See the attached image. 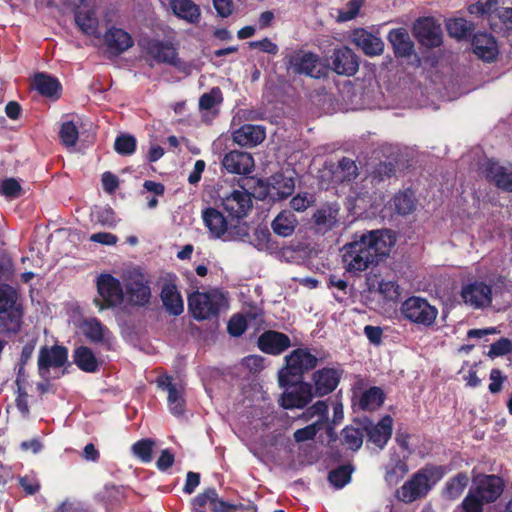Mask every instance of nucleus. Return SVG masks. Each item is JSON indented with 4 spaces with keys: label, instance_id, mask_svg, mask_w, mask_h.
I'll list each match as a JSON object with an SVG mask.
<instances>
[{
    "label": "nucleus",
    "instance_id": "obj_1",
    "mask_svg": "<svg viewBox=\"0 0 512 512\" xmlns=\"http://www.w3.org/2000/svg\"><path fill=\"white\" fill-rule=\"evenodd\" d=\"M394 240L390 230H371L355 235L354 240L344 245L342 261L346 270L357 274L377 265L387 256Z\"/></svg>",
    "mask_w": 512,
    "mask_h": 512
},
{
    "label": "nucleus",
    "instance_id": "obj_2",
    "mask_svg": "<svg viewBox=\"0 0 512 512\" xmlns=\"http://www.w3.org/2000/svg\"><path fill=\"white\" fill-rule=\"evenodd\" d=\"M505 489L504 479L495 474L478 473L472 478V486L462 500V512H484V506L495 503Z\"/></svg>",
    "mask_w": 512,
    "mask_h": 512
},
{
    "label": "nucleus",
    "instance_id": "obj_3",
    "mask_svg": "<svg viewBox=\"0 0 512 512\" xmlns=\"http://www.w3.org/2000/svg\"><path fill=\"white\" fill-rule=\"evenodd\" d=\"M446 473L444 465L426 464L396 491L397 499L409 504L425 498Z\"/></svg>",
    "mask_w": 512,
    "mask_h": 512
},
{
    "label": "nucleus",
    "instance_id": "obj_4",
    "mask_svg": "<svg viewBox=\"0 0 512 512\" xmlns=\"http://www.w3.org/2000/svg\"><path fill=\"white\" fill-rule=\"evenodd\" d=\"M24 307L18 291L9 284H0V334L15 335L22 327Z\"/></svg>",
    "mask_w": 512,
    "mask_h": 512
},
{
    "label": "nucleus",
    "instance_id": "obj_5",
    "mask_svg": "<svg viewBox=\"0 0 512 512\" xmlns=\"http://www.w3.org/2000/svg\"><path fill=\"white\" fill-rule=\"evenodd\" d=\"M285 362L278 373L281 387H289L303 380V375L317 366L318 358L308 348H297L285 357Z\"/></svg>",
    "mask_w": 512,
    "mask_h": 512
},
{
    "label": "nucleus",
    "instance_id": "obj_6",
    "mask_svg": "<svg viewBox=\"0 0 512 512\" xmlns=\"http://www.w3.org/2000/svg\"><path fill=\"white\" fill-rule=\"evenodd\" d=\"M226 303L224 295L216 289L208 292L196 291L188 297L189 311L198 321L218 318L221 308Z\"/></svg>",
    "mask_w": 512,
    "mask_h": 512
},
{
    "label": "nucleus",
    "instance_id": "obj_7",
    "mask_svg": "<svg viewBox=\"0 0 512 512\" xmlns=\"http://www.w3.org/2000/svg\"><path fill=\"white\" fill-rule=\"evenodd\" d=\"M96 288L98 296L93 303L100 311L113 309L124 301V287L120 280L111 274H100L97 277Z\"/></svg>",
    "mask_w": 512,
    "mask_h": 512
},
{
    "label": "nucleus",
    "instance_id": "obj_8",
    "mask_svg": "<svg viewBox=\"0 0 512 512\" xmlns=\"http://www.w3.org/2000/svg\"><path fill=\"white\" fill-rule=\"evenodd\" d=\"M400 313L405 320L417 326L430 327L436 321L438 310L427 299L411 296L402 302Z\"/></svg>",
    "mask_w": 512,
    "mask_h": 512
},
{
    "label": "nucleus",
    "instance_id": "obj_9",
    "mask_svg": "<svg viewBox=\"0 0 512 512\" xmlns=\"http://www.w3.org/2000/svg\"><path fill=\"white\" fill-rule=\"evenodd\" d=\"M285 63L287 69L297 75L319 79L326 74V68L322 65L320 57L310 51L296 50L285 56Z\"/></svg>",
    "mask_w": 512,
    "mask_h": 512
},
{
    "label": "nucleus",
    "instance_id": "obj_10",
    "mask_svg": "<svg viewBox=\"0 0 512 512\" xmlns=\"http://www.w3.org/2000/svg\"><path fill=\"white\" fill-rule=\"evenodd\" d=\"M220 206L231 220L243 219L253 208L252 194L247 190L233 189L229 194L220 197Z\"/></svg>",
    "mask_w": 512,
    "mask_h": 512
},
{
    "label": "nucleus",
    "instance_id": "obj_11",
    "mask_svg": "<svg viewBox=\"0 0 512 512\" xmlns=\"http://www.w3.org/2000/svg\"><path fill=\"white\" fill-rule=\"evenodd\" d=\"M124 297L132 307H145L150 303L152 293L149 281L142 273L130 275L124 282Z\"/></svg>",
    "mask_w": 512,
    "mask_h": 512
},
{
    "label": "nucleus",
    "instance_id": "obj_12",
    "mask_svg": "<svg viewBox=\"0 0 512 512\" xmlns=\"http://www.w3.org/2000/svg\"><path fill=\"white\" fill-rule=\"evenodd\" d=\"M344 370L335 367H323L312 374V391L316 397L331 394L338 387Z\"/></svg>",
    "mask_w": 512,
    "mask_h": 512
},
{
    "label": "nucleus",
    "instance_id": "obj_13",
    "mask_svg": "<svg viewBox=\"0 0 512 512\" xmlns=\"http://www.w3.org/2000/svg\"><path fill=\"white\" fill-rule=\"evenodd\" d=\"M203 220L209 232L215 238H221L226 233L235 238V236L241 238L247 236V232L242 226H234L233 229L229 230L228 220L224 215L213 207H208L203 211Z\"/></svg>",
    "mask_w": 512,
    "mask_h": 512
},
{
    "label": "nucleus",
    "instance_id": "obj_14",
    "mask_svg": "<svg viewBox=\"0 0 512 512\" xmlns=\"http://www.w3.org/2000/svg\"><path fill=\"white\" fill-rule=\"evenodd\" d=\"M413 35L427 48H437L443 43L441 27L433 17L418 18L413 25Z\"/></svg>",
    "mask_w": 512,
    "mask_h": 512
},
{
    "label": "nucleus",
    "instance_id": "obj_15",
    "mask_svg": "<svg viewBox=\"0 0 512 512\" xmlns=\"http://www.w3.org/2000/svg\"><path fill=\"white\" fill-rule=\"evenodd\" d=\"M68 362V349L63 345H44L39 350L37 366L41 377H45L51 368H61Z\"/></svg>",
    "mask_w": 512,
    "mask_h": 512
},
{
    "label": "nucleus",
    "instance_id": "obj_16",
    "mask_svg": "<svg viewBox=\"0 0 512 512\" xmlns=\"http://www.w3.org/2000/svg\"><path fill=\"white\" fill-rule=\"evenodd\" d=\"M141 48L157 63H166L177 66L178 52L169 41H162L154 38L143 39L140 42Z\"/></svg>",
    "mask_w": 512,
    "mask_h": 512
},
{
    "label": "nucleus",
    "instance_id": "obj_17",
    "mask_svg": "<svg viewBox=\"0 0 512 512\" xmlns=\"http://www.w3.org/2000/svg\"><path fill=\"white\" fill-rule=\"evenodd\" d=\"M360 425H363L367 441L380 449L386 446L392 436L393 418L390 415L383 416L376 424L366 418L360 422Z\"/></svg>",
    "mask_w": 512,
    "mask_h": 512
},
{
    "label": "nucleus",
    "instance_id": "obj_18",
    "mask_svg": "<svg viewBox=\"0 0 512 512\" xmlns=\"http://www.w3.org/2000/svg\"><path fill=\"white\" fill-rule=\"evenodd\" d=\"M284 388L286 391L281 397V406L284 409L304 408L314 396L311 383L303 380Z\"/></svg>",
    "mask_w": 512,
    "mask_h": 512
},
{
    "label": "nucleus",
    "instance_id": "obj_19",
    "mask_svg": "<svg viewBox=\"0 0 512 512\" xmlns=\"http://www.w3.org/2000/svg\"><path fill=\"white\" fill-rule=\"evenodd\" d=\"M197 512H234L237 506L219 498L215 488H208L193 499Z\"/></svg>",
    "mask_w": 512,
    "mask_h": 512
},
{
    "label": "nucleus",
    "instance_id": "obj_20",
    "mask_svg": "<svg viewBox=\"0 0 512 512\" xmlns=\"http://www.w3.org/2000/svg\"><path fill=\"white\" fill-rule=\"evenodd\" d=\"M221 166L229 174L248 175L254 170L255 163L250 153L231 150L224 154Z\"/></svg>",
    "mask_w": 512,
    "mask_h": 512
},
{
    "label": "nucleus",
    "instance_id": "obj_21",
    "mask_svg": "<svg viewBox=\"0 0 512 512\" xmlns=\"http://www.w3.org/2000/svg\"><path fill=\"white\" fill-rule=\"evenodd\" d=\"M332 65L338 75L353 76L359 69V58L351 48L344 46L334 50Z\"/></svg>",
    "mask_w": 512,
    "mask_h": 512
},
{
    "label": "nucleus",
    "instance_id": "obj_22",
    "mask_svg": "<svg viewBox=\"0 0 512 512\" xmlns=\"http://www.w3.org/2000/svg\"><path fill=\"white\" fill-rule=\"evenodd\" d=\"M257 344L258 348L266 354L280 355L291 346V340L282 332L267 330L259 336Z\"/></svg>",
    "mask_w": 512,
    "mask_h": 512
},
{
    "label": "nucleus",
    "instance_id": "obj_23",
    "mask_svg": "<svg viewBox=\"0 0 512 512\" xmlns=\"http://www.w3.org/2000/svg\"><path fill=\"white\" fill-rule=\"evenodd\" d=\"M471 45L474 54L479 59L488 63L495 61L499 54L495 37L487 32L475 33Z\"/></svg>",
    "mask_w": 512,
    "mask_h": 512
},
{
    "label": "nucleus",
    "instance_id": "obj_24",
    "mask_svg": "<svg viewBox=\"0 0 512 512\" xmlns=\"http://www.w3.org/2000/svg\"><path fill=\"white\" fill-rule=\"evenodd\" d=\"M103 40L108 53L113 56H120L134 45V40L127 31L114 26L105 32Z\"/></svg>",
    "mask_w": 512,
    "mask_h": 512
},
{
    "label": "nucleus",
    "instance_id": "obj_25",
    "mask_svg": "<svg viewBox=\"0 0 512 512\" xmlns=\"http://www.w3.org/2000/svg\"><path fill=\"white\" fill-rule=\"evenodd\" d=\"M461 296L474 308L488 306L492 302V288L484 282H474L462 288Z\"/></svg>",
    "mask_w": 512,
    "mask_h": 512
},
{
    "label": "nucleus",
    "instance_id": "obj_26",
    "mask_svg": "<svg viewBox=\"0 0 512 512\" xmlns=\"http://www.w3.org/2000/svg\"><path fill=\"white\" fill-rule=\"evenodd\" d=\"M352 42L367 56H378L383 53L384 43L381 38L364 28H356L351 33Z\"/></svg>",
    "mask_w": 512,
    "mask_h": 512
},
{
    "label": "nucleus",
    "instance_id": "obj_27",
    "mask_svg": "<svg viewBox=\"0 0 512 512\" xmlns=\"http://www.w3.org/2000/svg\"><path fill=\"white\" fill-rule=\"evenodd\" d=\"M32 86L42 97L53 101L60 99L62 95V85L58 78L44 72L34 74Z\"/></svg>",
    "mask_w": 512,
    "mask_h": 512
},
{
    "label": "nucleus",
    "instance_id": "obj_28",
    "mask_svg": "<svg viewBox=\"0 0 512 512\" xmlns=\"http://www.w3.org/2000/svg\"><path fill=\"white\" fill-rule=\"evenodd\" d=\"M387 39L392 45L396 58H409L414 54V42L406 28H394L388 32Z\"/></svg>",
    "mask_w": 512,
    "mask_h": 512
},
{
    "label": "nucleus",
    "instance_id": "obj_29",
    "mask_svg": "<svg viewBox=\"0 0 512 512\" xmlns=\"http://www.w3.org/2000/svg\"><path fill=\"white\" fill-rule=\"evenodd\" d=\"M265 137V129L260 125L244 124L233 132V141L242 147H254Z\"/></svg>",
    "mask_w": 512,
    "mask_h": 512
},
{
    "label": "nucleus",
    "instance_id": "obj_30",
    "mask_svg": "<svg viewBox=\"0 0 512 512\" xmlns=\"http://www.w3.org/2000/svg\"><path fill=\"white\" fill-rule=\"evenodd\" d=\"M160 298L170 315L179 316L183 313L184 303L176 284L172 282L164 283L160 292Z\"/></svg>",
    "mask_w": 512,
    "mask_h": 512
},
{
    "label": "nucleus",
    "instance_id": "obj_31",
    "mask_svg": "<svg viewBox=\"0 0 512 512\" xmlns=\"http://www.w3.org/2000/svg\"><path fill=\"white\" fill-rule=\"evenodd\" d=\"M338 216V207L326 205L317 209L312 216L316 231L325 234L332 230L338 223Z\"/></svg>",
    "mask_w": 512,
    "mask_h": 512
},
{
    "label": "nucleus",
    "instance_id": "obj_32",
    "mask_svg": "<svg viewBox=\"0 0 512 512\" xmlns=\"http://www.w3.org/2000/svg\"><path fill=\"white\" fill-rule=\"evenodd\" d=\"M298 220L292 210H282L272 221L273 232L280 237H290L295 232Z\"/></svg>",
    "mask_w": 512,
    "mask_h": 512
},
{
    "label": "nucleus",
    "instance_id": "obj_33",
    "mask_svg": "<svg viewBox=\"0 0 512 512\" xmlns=\"http://www.w3.org/2000/svg\"><path fill=\"white\" fill-rule=\"evenodd\" d=\"M170 7L180 19L196 24L200 21V8L192 0H171Z\"/></svg>",
    "mask_w": 512,
    "mask_h": 512
},
{
    "label": "nucleus",
    "instance_id": "obj_34",
    "mask_svg": "<svg viewBox=\"0 0 512 512\" xmlns=\"http://www.w3.org/2000/svg\"><path fill=\"white\" fill-rule=\"evenodd\" d=\"M332 180L337 183L351 182L358 176L356 162L349 157H342L331 170Z\"/></svg>",
    "mask_w": 512,
    "mask_h": 512
},
{
    "label": "nucleus",
    "instance_id": "obj_35",
    "mask_svg": "<svg viewBox=\"0 0 512 512\" xmlns=\"http://www.w3.org/2000/svg\"><path fill=\"white\" fill-rule=\"evenodd\" d=\"M73 362L83 372L95 373L99 369V361L92 349L87 346H79L73 352Z\"/></svg>",
    "mask_w": 512,
    "mask_h": 512
},
{
    "label": "nucleus",
    "instance_id": "obj_36",
    "mask_svg": "<svg viewBox=\"0 0 512 512\" xmlns=\"http://www.w3.org/2000/svg\"><path fill=\"white\" fill-rule=\"evenodd\" d=\"M487 178L499 189L512 192V168L492 163L487 168Z\"/></svg>",
    "mask_w": 512,
    "mask_h": 512
},
{
    "label": "nucleus",
    "instance_id": "obj_37",
    "mask_svg": "<svg viewBox=\"0 0 512 512\" xmlns=\"http://www.w3.org/2000/svg\"><path fill=\"white\" fill-rule=\"evenodd\" d=\"M409 468L405 458L392 455L385 466V480L390 485H396L407 474Z\"/></svg>",
    "mask_w": 512,
    "mask_h": 512
},
{
    "label": "nucleus",
    "instance_id": "obj_38",
    "mask_svg": "<svg viewBox=\"0 0 512 512\" xmlns=\"http://www.w3.org/2000/svg\"><path fill=\"white\" fill-rule=\"evenodd\" d=\"M468 484L469 476L467 472H458L446 481L442 490V496L448 500H455L463 494Z\"/></svg>",
    "mask_w": 512,
    "mask_h": 512
},
{
    "label": "nucleus",
    "instance_id": "obj_39",
    "mask_svg": "<svg viewBox=\"0 0 512 512\" xmlns=\"http://www.w3.org/2000/svg\"><path fill=\"white\" fill-rule=\"evenodd\" d=\"M82 332L84 336L93 343L98 344L108 341L106 334H109V331L97 318L84 320L82 324Z\"/></svg>",
    "mask_w": 512,
    "mask_h": 512
},
{
    "label": "nucleus",
    "instance_id": "obj_40",
    "mask_svg": "<svg viewBox=\"0 0 512 512\" xmlns=\"http://www.w3.org/2000/svg\"><path fill=\"white\" fill-rule=\"evenodd\" d=\"M417 199L411 189L399 191L393 197L394 210L397 214L406 216L416 209Z\"/></svg>",
    "mask_w": 512,
    "mask_h": 512
},
{
    "label": "nucleus",
    "instance_id": "obj_41",
    "mask_svg": "<svg viewBox=\"0 0 512 512\" xmlns=\"http://www.w3.org/2000/svg\"><path fill=\"white\" fill-rule=\"evenodd\" d=\"M446 29L449 36L458 40H464L470 37L475 29V25L464 18H452L446 22Z\"/></svg>",
    "mask_w": 512,
    "mask_h": 512
},
{
    "label": "nucleus",
    "instance_id": "obj_42",
    "mask_svg": "<svg viewBox=\"0 0 512 512\" xmlns=\"http://www.w3.org/2000/svg\"><path fill=\"white\" fill-rule=\"evenodd\" d=\"M363 425L361 427L346 426L340 433V443L347 449L358 451L364 438Z\"/></svg>",
    "mask_w": 512,
    "mask_h": 512
},
{
    "label": "nucleus",
    "instance_id": "obj_43",
    "mask_svg": "<svg viewBox=\"0 0 512 512\" xmlns=\"http://www.w3.org/2000/svg\"><path fill=\"white\" fill-rule=\"evenodd\" d=\"M385 394L380 387L373 386L365 390L359 400V406L365 411H374L383 405Z\"/></svg>",
    "mask_w": 512,
    "mask_h": 512
},
{
    "label": "nucleus",
    "instance_id": "obj_44",
    "mask_svg": "<svg viewBox=\"0 0 512 512\" xmlns=\"http://www.w3.org/2000/svg\"><path fill=\"white\" fill-rule=\"evenodd\" d=\"M75 22L83 33L87 35H96L99 21L93 9L76 10Z\"/></svg>",
    "mask_w": 512,
    "mask_h": 512
},
{
    "label": "nucleus",
    "instance_id": "obj_45",
    "mask_svg": "<svg viewBox=\"0 0 512 512\" xmlns=\"http://www.w3.org/2000/svg\"><path fill=\"white\" fill-rule=\"evenodd\" d=\"M352 472L351 465H341L329 472L328 480L334 487L340 489L350 482Z\"/></svg>",
    "mask_w": 512,
    "mask_h": 512
},
{
    "label": "nucleus",
    "instance_id": "obj_46",
    "mask_svg": "<svg viewBox=\"0 0 512 512\" xmlns=\"http://www.w3.org/2000/svg\"><path fill=\"white\" fill-rule=\"evenodd\" d=\"M396 166L392 162L378 163L370 174L371 182L375 185L384 182L395 176Z\"/></svg>",
    "mask_w": 512,
    "mask_h": 512
},
{
    "label": "nucleus",
    "instance_id": "obj_47",
    "mask_svg": "<svg viewBox=\"0 0 512 512\" xmlns=\"http://www.w3.org/2000/svg\"><path fill=\"white\" fill-rule=\"evenodd\" d=\"M168 407L170 412L175 416H181L185 411V399L183 392L177 387H171L168 392Z\"/></svg>",
    "mask_w": 512,
    "mask_h": 512
},
{
    "label": "nucleus",
    "instance_id": "obj_48",
    "mask_svg": "<svg viewBox=\"0 0 512 512\" xmlns=\"http://www.w3.org/2000/svg\"><path fill=\"white\" fill-rule=\"evenodd\" d=\"M96 223L105 227H115L117 224L116 215L110 206L96 207L92 212Z\"/></svg>",
    "mask_w": 512,
    "mask_h": 512
},
{
    "label": "nucleus",
    "instance_id": "obj_49",
    "mask_svg": "<svg viewBox=\"0 0 512 512\" xmlns=\"http://www.w3.org/2000/svg\"><path fill=\"white\" fill-rule=\"evenodd\" d=\"M137 146L136 138L129 134H122L115 139L114 149L120 155H131Z\"/></svg>",
    "mask_w": 512,
    "mask_h": 512
},
{
    "label": "nucleus",
    "instance_id": "obj_50",
    "mask_svg": "<svg viewBox=\"0 0 512 512\" xmlns=\"http://www.w3.org/2000/svg\"><path fill=\"white\" fill-rule=\"evenodd\" d=\"M59 137L65 146H74L79 138L77 126L72 121L63 122L59 131Z\"/></svg>",
    "mask_w": 512,
    "mask_h": 512
},
{
    "label": "nucleus",
    "instance_id": "obj_51",
    "mask_svg": "<svg viewBox=\"0 0 512 512\" xmlns=\"http://www.w3.org/2000/svg\"><path fill=\"white\" fill-rule=\"evenodd\" d=\"M154 444L151 439H141L133 444L132 451L143 463H148L152 460Z\"/></svg>",
    "mask_w": 512,
    "mask_h": 512
},
{
    "label": "nucleus",
    "instance_id": "obj_52",
    "mask_svg": "<svg viewBox=\"0 0 512 512\" xmlns=\"http://www.w3.org/2000/svg\"><path fill=\"white\" fill-rule=\"evenodd\" d=\"M223 101L222 91L219 87H213L208 93H204L199 98V109L210 110L216 104H220Z\"/></svg>",
    "mask_w": 512,
    "mask_h": 512
},
{
    "label": "nucleus",
    "instance_id": "obj_53",
    "mask_svg": "<svg viewBox=\"0 0 512 512\" xmlns=\"http://www.w3.org/2000/svg\"><path fill=\"white\" fill-rule=\"evenodd\" d=\"M512 354V340L506 337H501L496 342L490 345L487 356L491 359Z\"/></svg>",
    "mask_w": 512,
    "mask_h": 512
},
{
    "label": "nucleus",
    "instance_id": "obj_54",
    "mask_svg": "<svg viewBox=\"0 0 512 512\" xmlns=\"http://www.w3.org/2000/svg\"><path fill=\"white\" fill-rule=\"evenodd\" d=\"M273 189L278 199H285L293 194L295 189V182L292 177L280 176L276 179Z\"/></svg>",
    "mask_w": 512,
    "mask_h": 512
},
{
    "label": "nucleus",
    "instance_id": "obj_55",
    "mask_svg": "<svg viewBox=\"0 0 512 512\" xmlns=\"http://www.w3.org/2000/svg\"><path fill=\"white\" fill-rule=\"evenodd\" d=\"M321 428L322 422L316 421L310 425L305 426L304 428L297 429L293 434L294 440L297 443L313 440Z\"/></svg>",
    "mask_w": 512,
    "mask_h": 512
},
{
    "label": "nucleus",
    "instance_id": "obj_56",
    "mask_svg": "<svg viewBox=\"0 0 512 512\" xmlns=\"http://www.w3.org/2000/svg\"><path fill=\"white\" fill-rule=\"evenodd\" d=\"M327 414H328V405L326 401L319 400L316 403H314L312 406L308 407L305 412L302 414V418L304 420H309L314 416H320V420L322 424L324 421L327 420Z\"/></svg>",
    "mask_w": 512,
    "mask_h": 512
},
{
    "label": "nucleus",
    "instance_id": "obj_57",
    "mask_svg": "<svg viewBox=\"0 0 512 512\" xmlns=\"http://www.w3.org/2000/svg\"><path fill=\"white\" fill-rule=\"evenodd\" d=\"M247 329L246 318L241 314L233 315L228 324L227 331L233 337L241 336Z\"/></svg>",
    "mask_w": 512,
    "mask_h": 512
},
{
    "label": "nucleus",
    "instance_id": "obj_58",
    "mask_svg": "<svg viewBox=\"0 0 512 512\" xmlns=\"http://www.w3.org/2000/svg\"><path fill=\"white\" fill-rule=\"evenodd\" d=\"M378 290L389 301H397L400 297V286L395 281H381Z\"/></svg>",
    "mask_w": 512,
    "mask_h": 512
},
{
    "label": "nucleus",
    "instance_id": "obj_59",
    "mask_svg": "<svg viewBox=\"0 0 512 512\" xmlns=\"http://www.w3.org/2000/svg\"><path fill=\"white\" fill-rule=\"evenodd\" d=\"M496 5V0H478L476 3L471 4L468 7V12L480 17L490 14Z\"/></svg>",
    "mask_w": 512,
    "mask_h": 512
},
{
    "label": "nucleus",
    "instance_id": "obj_60",
    "mask_svg": "<svg viewBox=\"0 0 512 512\" xmlns=\"http://www.w3.org/2000/svg\"><path fill=\"white\" fill-rule=\"evenodd\" d=\"M1 194L8 198H17L21 195L22 187L14 178H6L1 182Z\"/></svg>",
    "mask_w": 512,
    "mask_h": 512
},
{
    "label": "nucleus",
    "instance_id": "obj_61",
    "mask_svg": "<svg viewBox=\"0 0 512 512\" xmlns=\"http://www.w3.org/2000/svg\"><path fill=\"white\" fill-rule=\"evenodd\" d=\"M362 5V1L350 0L346 5L345 10L339 11L338 20L346 22L354 19L359 14Z\"/></svg>",
    "mask_w": 512,
    "mask_h": 512
},
{
    "label": "nucleus",
    "instance_id": "obj_62",
    "mask_svg": "<svg viewBox=\"0 0 512 512\" xmlns=\"http://www.w3.org/2000/svg\"><path fill=\"white\" fill-rule=\"evenodd\" d=\"M271 233L267 228H258L254 233V246L258 250L270 248Z\"/></svg>",
    "mask_w": 512,
    "mask_h": 512
},
{
    "label": "nucleus",
    "instance_id": "obj_63",
    "mask_svg": "<svg viewBox=\"0 0 512 512\" xmlns=\"http://www.w3.org/2000/svg\"><path fill=\"white\" fill-rule=\"evenodd\" d=\"M490 384L488 386L489 391L492 394H497L502 390L503 382L506 380V376L502 374V371L497 368H493L490 371Z\"/></svg>",
    "mask_w": 512,
    "mask_h": 512
},
{
    "label": "nucleus",
    "instance_id": "obj_64",
    "mask_svg": "<svg viewBox=\"0 0 512 512\" xmlns=\"http://www.w3.org/2000/svg\"><path fill=\"white\" fill-rule=\"evenodd\" d=\"M174 461V454L169 449H164L156 461V466L160 471H166L173 466Z\"/></svg>",
    "mask_w": 512,
    "mask_h": 512
}]
</instances>
